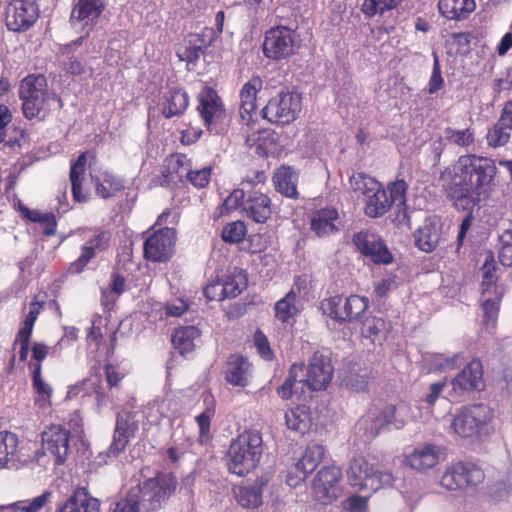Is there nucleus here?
Listing matches in <instances>:
<instances>
[{
	"mask_svg": "<svg viewBox=\"0 0 512 512\" xmlns=\"http://www.w3.org/2000/svg\"><path fill=\"white\" fill-rule=\"evenodd\" d=\"M263 453V439L259 431L248 430L232 440L227 452L229 472L244 476L254 470Z\"/></svg>",
	"mask_w": 512,
	"mask_h": 512,
	"instance_id": "obj_2",
	"label": "nucleus"
},
{
	"mask_svg": "<svg viewBox=\"0 0 512 512\" xmlns=\"http://www.w3.org/2000/svg\"><path fill=\"white\" fill-rule=\"evenodd\" d=\"M124 189L123 182L116 176L106 173L103 181L96 183V193L103 199L113 197L116 193Z\"/></svg>",
	"mask_w": 512,
	"mask_h": 512,
	"instance_id": "obj_44",
	"label": "nucleus"
},
{
	"mask_svg": "<svg viewBox=\"0 0 512 512\" xmlns=\"http://www.w3.org/2000/svg\"><path fill=\"white\" fill-rule=\"evenodd\" d=\"M138 430V423L134 420V416L130 412L118 414L113 441L110 444L105 456L117 457L127 446L130 438L134 437ZM104 457L100 453L99 458Z\"/></svg>",
	"mask_w": 512,
	"mask_h": 512,
	"instance_id": "obj_15",
	"label": "nucleus"
},
{
	"mask_svg": "<svg viewBox=\"0 0 512 512\" xmlns=\"http://www.w3.org/2000/svg\"><path fill=\"white\" fill-rule=\"evenodd\" d=\"M500 241L502 247L499 252V261L503 266L512 267V221L509 228L505 229L500 236Z\"/></svg>",
	"mask_w": 512,
	"mask_h": 512,
	"instance_id": "obj_54",
	"label": "nucleus"
},
{
	"mask_svg": "<svg viewBox=\"0 0 512 512\" xmlns=\"http://www.w3.org/2000/svg\"><path fill=\"white\" fill-rule=\"evenodd\" d=\"M438 462L437 447L427 444L416 448L414 452L406 458V464L414 470L425 471L432 468Z\"/></svg>",
	"mask_w": 512,
	"mask_h": 512,
	"instance_id": "obj_26",
	"label": "nucleus"
},
{
	"mask_svg": "<svg viewBox=\"0 0 512 512\" xmlns=\"http://www.w3.org/2000/svg\"><path fill=\"white\" fill-rule=\"evenodd\" d=\"M51 101L57 104L58 109L62 108V99L55 93H50L49 95L40 96L37 98L34 97L33 99L22 101V110L24 116L27 119L39 117L44 105L49 104Z\"/></svg>",
	"mask_w": 512,
	"mask_h": 512,
	"instance_id": "obj_34",
	"label": "nucleus"
},
{
	"mask_svg": "<svg viewBox=\"0 0 512 512\" xmlns=\"http://www.w3.org/2000/svg\"><path fill=\"white\" fill-rule=\"evenodd\" d=\"M113 512H142L139 508V505L135 501L133 497H131V493L128 491L126 496L119 501L116 502Z\"/></svg>",
	"mask_w": 512,
	"mask_h": 512,
	"instance_id": "obj_64",
	"label": "nucleus"
},
{
	"mask_svg": "<svg viewBox=\"0 0 512 512\" xmlns=\"http://www.w3.org/2000/svg\"><path fill=\"white\" fill-rule=\"evenodd\" d=\"M444 80L441 75V67L439 58L436 52H433V70L432 75L429 80V89L428 92L430 94L436 93L438 90H440L443 87Z\"/></svg>",
	"mask_w": 512,
	"mask_h": 512,
	"instance_id": "obj_58",
	"label": "nucleus"
},
{
	"mask_svg": "<svg viewBox=\"0 0 512 512\" xmlns=\"http://www.w3.org/2000/svg\"><path fill=\"white\" fill-rule=\"evenodd\" d=\"M451 384L453 390L460 394L483 390L485 383L481 361L473 359L456 375Z\"/></svg>",
	"mask_w": 512,
	"mask_h": 512,
	"instance_id": "obj_16",
	"label": "nucleus"
},
{
	"mask_svg": "<svg viewBox=\"0 0 512 512\" xmlns=\"http://www.w3.org/2000/svg\"><path fill=\"white\" fill-rule=\"evenodd\" d=\"M324 449L321 445H312L306 448L303 456L297 462L300 468L308 474L312 473L322 461Z\"/></svg>",
	"mask_w": 512,
	"mask_h": 512,
	"instance_id": "obj_43",
	"label": "nucleus"
},
{
	"mask_svg": "<svg viewBox=\"0 0 512 512\" xmlns=\"http://www.w3.org/2000/svg\"><path fill=\"white\" fill-rule=\"evenodd\" d=\"M348 482L358 490H369L376 492L379 489L393 487L396 481L395 476L389 471H382L365 458H353L347 469Z\"/></svg>",
	"mask_w": 512,
	"mask_h": 512,
	"instance_id": "obj_4",
	"label": "nucleus"
},
{
	"mask_svg": "<svg viewBox=\"0 0 512 512\" xmlns=\"http://www.w3.org/2000/svg\"><path fill=\"white\" fill-rule=\"evenodd\" d=\"M415 245L423 252H432L440 239V231L437 223L426 219L421 227L414 233Z\"/></svg>",
	"mask_w": 512,
	"mask_h": 512,
	"instance_id": "obj_25",
	"label": "nucleus"
},
{
	"mask_svg": "<svg viewBox=\"0 0 512 512\" xmlns=\"http://www.w3.org/2000/svg\"><path fill=\"white\" fill-rule=\"evenodd\" d=\"M269 478L267 476L258 477L253 484L239 487L235 492L238 503L247 509H255L262 505L263 489L267 486Z\"/></svg>",
	"mask_w": 512,
	"mask_h": 512,
	"instance_id": "obj_21",
	"label": "nucleus"
},
{
	"mask_svg": "<svg viewBox=\"0 0 512 512\" xmlns=\"http://www.w3.org/2000/svg\"><path fill=\"white\" fill-rule=\"evenodd\" d=\"M203 294L209 301H222L227 298L220 280L207 284L203 289Z\"/></svg>",
	"mask_w": 512,
	"mask_h": 512,
	"instance_id": "obj_61",
	"label": "nucleus"
},
{
	"mask_svg": "<svg viewBox=\"0 0 512 512\" xmlns=\"http://www.w3.org/2000/svg\"><path fill=\"white\" fill-rule=\"evenodd\" d=\"M492 418V412L488 406L479 403L463 407L453 418L452 428L461 437H473Z\"/></svg>",
	"mask_w": 512,
	"mask_h": 512,
	"instance_id": "obj_6",
	"label": "nucleus"
},
{
	"mask_svg": "<svg viewBox=\"0 0 512 512\" xmlns=\"http://www.w3.org/2000/svg\"><path fill=\"white\" fill-rule=\"evenodd\" d=\"M444 137L451 144H455L460 147H468L474 142V132L469 128L455 130L451 127H447L444 130Z\"/></svg>",
	"mask_w": 512,
	"mask_h": 512,
	"instance_id": "obj_51",
	"label": "nucleus"
},
{
	"mask_svg": "<svg viewBox=\"0 0 512 512\" xmlns=\"http://www.w3.org/2000/svg\"><path fill=\"white\" fill-rule=\"evenodd\" d=\"M262 87L259 77H252L240 91V114L244 119L245 114L250 115L256 109V96Z\"/></svg>",
	"mask_w": 512,
	"mask_h": 512,
	"instance_id": "obj_31",
	"label": "nucleus"
},
{
	"mask_svg": "<svg viewBox=\"0 0 512 512\" xmlns=\"http://www.w3.org/2000/svg\"><path fill=\"white\" fill-rule=\"evenodd\" d=\"M103 0H78L71 12L72 23L84 22L85 25L93 24L104 11Z\"/></svg>",
	"mask_w": 512,
	"mask_h": 512,
	"instance_id": "obj_23",
	"label": "nucleus"
},
{
	"mask_svg": "<svg viewBox=\"0 0 512 512\" xmlns=\"http://www.w3.org/2000/svg\"><path fill=\"white\" fill-rule=\"evenodd\" d=\"M254 344L262 358L272 360L273 352L270 348L269 341L264 333L259 329L254 334Z\"/></svg>",
	"mask_w": 512,
	"mask_h": 512,
	"instance_id": "obj_62",
	"label": "nucleus"
},
{
	"mask_svg": "<svg viewBox=\"0 0 512 512\" xmlns=\"http://www.w3.org/2000/svg\"><path fill=\"white\" fill-rule=\"evenodd\" d=\"M390 324L382 317L373 316L362 320V334L374 342L380 339L389 330Z\"/></svg>",
	"mask_w": 512,
	"mask_h": 512,
	"instance_id": "obj_40",
	"label": "nucleus"
},
{
	"mask_svg": "<svg viewBox=\"0 0 512 512\" xmlns=\"http://www.w3.org/2000/svg\"><path fill=\"white\" fill-rule=\"evenodd\" d=\"M70 432L60 425H51L45 429L42 436V448L56 457V464L66 461L69 451Z\"/></svg>",
	"mask_w": 512,
	"mask_h": 512,
	"instance_id": "obj_17",
	"label": "nucleus"
},
{
	"mask_svg": "<svg viewBox=\"0 0 512 512\" xmlns=\"http://www.w3.org/2000/svg\"><path fill=\"white\" fill-rule=\"evenodd\" d=\"M346 309L348 310V323L362 322L365 312L369 307V299L365 296L350 295L346 298Z\"/></svg>",
	"mask_w": 512,
	"mask_h": 512,
	"instance_id": "obj_39",
	"label": "nucleus"
},
{
	"mask_svg": "<svg viewBox=\"0 0 512 512\" xmlns=\"http://www.w3.org/2000/svg\"><path fill=\"white\" fill-rule=\"evenodd\" d=\"M176 242L174 228H161L150 235L144 242V258L151 262H166L173 253Z\"/></svg>",
	"mask_w": 512,
	"mask_h": 512,
	"instance_id": "obj_10",
	"label": "nucleus"
},
{
	"mask_svg": "<svg viewBox=\"0 0 512 512\" xmlns=\"http://www.w3.org/2000/svg\"><path fill=\"white\" fill-rule=\"evenodd\" d=\"M310 420L308 407L305 405L297 406L285 413L286 425L289 429L304 433L308 428Z\"/></svg>",
	"mask_w": 512,
	"mask_h": 512,
	"instance_id": "obj_38",
	"label": "nucleus"
},
{
	"mask_svg": "<svg viewBox=\"0 0 512 512\" xmlns=\"http://www.w3.org/2000/svg\"><path fill=\"white\" fill-rule=\"evenodd\" d=\"M308 473L304 469L300 468V465L296 462L291 467L286 475V483L292 488L298 487L307 478Z\"/></svg>",
	"mask_w": 512,
	"mask_h": 512,
	"instance_id": "obj_63",
	"label": "nucleus"
},
{
	"mask_svg": "<svg viewBox=\"0 0 512 512\" xmlns=\"http://www.w3.org/2000/svg\"><path fill=\"white\" fill-rule=\"evenodd\" d=\"M497 167L488 157L467 154L439 177L445 197L458 211H471L489 197L496 186Z\"/></svg>",
	"mask_w": 512,
	"mask_h": 512,
	"instance_id": "obj_1",
	"label": "nucleus"
},
{
	"mask_svg": "<svg viewBox=\"0 0 512 512\" xmlns=\"http://www.w3.org/2000/svg\"><path fill=\"white\" fill-rule=\"evenodd\" d=\"M346 307V298H343L342 295L326 298L320 303V309L323 314L340 325L348 323L349 321Z\"/></svg>",
	"mask_w": 512,
	"mask_h": 512,
	"instance_id": "obj_28",
	"label": "nucleus"
},
{
	"mask_svg": "<svg viewBox=\"0 0 512 512\" xmlns=\"http://www.w3.org/2000/svg\"><path fill=\"white\" fill-rule=\"evenodd\" d=\"M18 446V437L9 431L0 432V469L9 468Z\"/></svg>",
	"mask_w": 512,
	"mask_h": 512,
	"instance_id": "obj_36",
	"label": "nucleus"
},
{
	"mask_svg": "<svg viewBox=\"0 0 512 512\" xmlns=\"http://www.w3.org/2000/svg\"><path fill=\"white\" fill-rule=\"evenodd\" d=\"M46 85L47 81L44 75H28L20 83L19 98L22 101H26L34 97L49 95V93L45 92Z\"/></svg>",
	"mask_w": 512,
	"mask_h": 512,
	"instance_id": "obj_29",
	"label": "nucleus"
},
{
	"mask_svg": "<svg viewBox=\"0 0 512 512\" xmlns=\"http://www.w3.org/2000/svg\"><path fill=\"white\" fill-rule=\"evenodd\" d=\"M304 363L293 364L289 371L288 376L282 385L277 387L276 393L283 400H289L294 395L303 393L304 383Z\"/></svg>",
	"mask_w": 512,
	"mask_h": 512,
	"instance_id": "obj_22",
	"label": "nucleus"
},
{
	"mask_svg": "<svg viewBox=\"0 0 512 512\" xmlns=\"http://www.w3.org/2000/svg\"><path fill=\"white\" fill-rule=\"evenodd\" d=\"M352 242L358 251L374 264L388 265L394 260L385 241L376 233L361 230L353 235Z\"/></svg>",
	"mask_w": 512,
	"mask_h": 512,
	"instance_id": "obj_8",
	"label": "nucleus"
},
{
	"mask_svg": "<svg viewBox=\"0 0 512 512\" xmlns=\"http://www.w3.org/2000/svg\"><path fill=\"white\" fill-rule=\"evenodd\" d=\"M296 295L290 291L283 299L279 300L275 305V315L283 323H286L296 312L293 305Z\"/></svg>",
	"mask_w": 512,
	"mask_h": 512,
	"instance_id": "obj_52",
	"label": "nucleus"
},
{
	"mask_svg": "<svg viewBox=\"0 0 512 512\" xmlns=\"http://www.w3.org/2000/svg\"><path fill=\"white\" fill-rule=\"evenodd\" d=\"M85 172V168L77 166L75 163L71 165L70 169V181L72 186V195L75 201L85 202L87 197L82 193V175Z\"/></svg>",
	"mask_w": 512,
	"mask_h": 512,
	"instance_id": "obj_53",
	"label": "nucleus"
},
{
	"mask_svg": "<svg viewBox=\"0 0 512 512\" xmlns=\"http://www.w3.org/2000/svg\"><path fill=\"white\" fill-rule=\"evenodd\" d=\"M510 138V132L495 124L487 133L488 144L493 147L505 145Z\"/></svg>",
	"mask_w": 512,
	"mask_h": 512,
	"instance_id": "obj_59",
	"label": "nucleus"
},
{
	"mask_svg": "<svg viewBox=\"0 0 512 512\" xmlns=\"http://www.w3.org/2000/svg\"><path fill=\"white\" fill-rule=\"evenodd\" d=\"M333 372L334 368L330 358L316 351L309 360L303 381L312 391L324 390L331 382Z\"/></svg>",
	"mask_w": 512,
	"mask_h": 512,
	"instance_id": "obj_13",
	"label": "nucleus"
},
{
	"mask_svg": "<svg viewBox=\"0 0 512 512\" xmlns=\"http://www.w3.org/2000/svg\"><path fill=\"white\" fill-rule=\"evenodd\" d=\"M357 425L360 430L365 431L368 439H373L386 426L393 425L395 429H401L404 426V421L397 418L396 407L388 405L380 412L370 411L360 419Z\"/></svg>",
	"mask_w": 512,
	"mask_h": 512,
	"instance_id": "obj_14",
	"label": "nucleus"
},
{
	"mask_svg": "<svg viewBox=\"0 0 512 512\" xmlns=\"http://www.w3.org/2000/svg\"><path fill=\"white\" fill-rule=\"evenodd\" d=\"M192 37L195 38V40L190 39L189 44L179 48L177 54L182 61L196 63L200 56L205 53L206 46L196 44L198 41L204 42V40L200 38V35H193Z\"/></svg>",
	"mask_w": 512,
	"mask_h": 512,
	"instance_id": "obj_45",
	"label": "nucleus"
},
{
	"mask_svg": "<svg viewBox=\"0 0 512 512\" xmlns=\"http://www.w3.org/2000/svg\"><path fill=\"white\" fill-rule=\"evenodd\" d=\"M39 11L34 0H12L6 7L5 24L13 32L27 31L38 19Z\"/></svg>",
	"mask_w": 512,
	"mask_h": 512,
	"instance_id": "obj_9",
	"label": "nucleus"
},
{
	"mask_svg": "<svg viewBox=\"0 0 512 512\" xmlns=\"http://www.w3.org/2000/svg\"><path fill=\"white\" fill-rule=\"evenodd\" d=\"M342 471L335 465L323 466L315 475L312 489L316 499L323 505L331 504L342 494L340 481Z\"/></svg>",
	"mask_w": 512,
	"mask_h": 512,
	"instance_id": "obj_7",
	"label": "nucleus"
},
{
	"mask_svg": "<svg viewBox=\"0 0 512 512\" xmlns=\"http://www.w3.org/2000/svg\"><path fill=\"white\" fill-rule=\"evenodd\" d=\"M189 103L188 95L181 90H173L170 97L167 98L166 103L162 109V114L165 118L169 119L174 116H180L187 109Z\"/></svg>",
	"mask_w": 512,
	"mask_h": 512,
	"instance_id": "obj_35",
	"label": "nucleus"
},
{
	"mask_svg": "<svg viewBox=\"0 0 512 512\" xmlns=\"http://www.w3.org/2000/svg\"><path fill=\"white\" fill-rule=\"evenodd\" d=\"M212 167H204L196 171H187L185 177L197 188H204L210 181Z\"/></svg>",
	"mask_w": 512,
	"mask_h": 512,
	"instance_id": "obj_57",
	"label": "nucleus"
},
{
	"mask_svg": "<svg viewBox=\"0 0 512 512\" xmlns=\"http://www.w3.org/2000/svg\"><path fill=\"white\" fill-rule=\"evenodd\" d=\"M460 466L459 477L462 478L460 485L463 488L468 486H476L484 480V473L480 468L471 463H456Z\"/></svg>",
	"mask_w": 512,
	"mask_h": 512,
	"instance_id": "obj_42",
	"label": "nucleus"
},
{
	"mask_svg": "<svg viewBox=\"0 0 512 512\" xmlns=\"http://www.w3.org/2000/svg\"><path fill=\"white\" fill-rule=\"evenodd\" d=\"M100 501L84 487H78L56 512H99Z\"/></svg>",
	"mask_w": 512,
	"mask_h": 512,
	"instance_id": "obj_18",
	"label": "nucleus"
},
{
	"mask_svg": "<svg viewBox=\"0 0 512 512\" xmlns=\"http://www.w3.org/2000/svg\"><path fill=\"white\" fill-rule=\"evenodd\" d=\"M177 480L171 473H162L129 489L142 512H153L161 508L176 490Z\"/></svg>",
	"mask_w": 512,
	"mask_h": 512,
	"instance_id": "obj_3",
	"label": "nucleus"
},
{
	"mask_svg": "<svg viewBox=\"0 0 512 512\" xmlns=\"http://www.w3.org/2000/svg\"><path fill=\"white\" fill-rule=\"evenodd\" d=\"M110 240L111 233L109 231L100 232L90 240L89 245H86L82 248L81 255L76 261L70 264L68 271L74 274L81 273L89 261L95 257V251L106 250L109 246Z\"/></svg>",
	"mask_w": 512,
	"mask_h": 512,
	"instance_id": "obj_20",
	"label": "nucleus"
},
{
	"mask_svg": "<svg viewBox=\"0 0 512 512\" xmlns=\"http://www.w3.org/2000/svg\"><path fill=\"white\" fill-rule=\"evenodd\" d=\"M250 367L248 359L241 354H231L226 362L225 380L234 385H247V373Z\"/></svg>",
	"mask_w": 512,
	"mask_h": 512,
	"instance_id": "obj_24",
	"label": "nucleus"
},
{
	"mask_svg": "<svg viewBox=\"0 0 512 512\" xmlns=\"http://www.w3.org/2000/svg\"><path fill=\"white\" fill-rule=\"evenodd\" d=\"M438 9L449 20L466 19L475 9L474 0H439Z\"/></svg>",
	"mask_w": 512,
	"mask_h": 512,
	"instance_id": "obj_27",
	"label": "nucleus"
},
{
	"mask_svg": "<svg viewBox=\"0 0 512 512\" xmlns=\"http://www.w3.org/2000/svg\"><path fill=\"white\" fill-rule=\"evenodd\" d=\"M371 371L368 367H361L357 364L349 368L344 382L347 387L357 392H362L366 389L370 379Z\"/></svg>",
	"mask_w": 512,
	"mask_h": 512,
	"instance_id": "obj_37",
	"label": "nucleus"
},
{
	"mask_svg": "<svg viewBox=\"0 0 512 512\" xmlns=\"http://www.w3.org/2000/svg\"><path fill=\"white\" fill-rule=\"evenodd\" d=\"M277 192L289 198H297L296 176L290 167H281L273 176Z\"/></svg>",
	"mask_w": 512,
	"mask_h": 512,
	"instance_id": "obj_32",
	"label": "nucleus"
},
{
	"mask_svg": "<svg viewBox=\"0 0 512 512\" xmlns=\"http://www.w3.org/2000/svg\"><path fill=\"white\" fill-rule=\"evenodd\" d=\"M459 469L460 466H457L456 464L449 467L442 475L440 485L450 491L462 489L460 485L462 478L459 477Z\"/></svg>",
	"mask_w": 512,
	"mask_h": 512,
	"instance_id": "obj_55",
	"label": "nucleus"
},
{
	"mask_svg": "<svg viewBox=\"0 0 512 512\" xmlns=\"http://www.w3.org/2000/svg\"><path fill=\"white\" fill-rule=\"evenodd\" d=\"M402 0H364L361 11L369 18L396 8Z\"/></svg>",
	"mask_w": 512,
	"mask_h": 512,
	"instance_id": "obj_47",
	"label": "nucleus"
},
{
	"mask_svg": "<svg viewBox=\"0 0 512 512\" xmlns=\"http://www.w3.org/2000/svg\"><path fill=\"white\" fill-rule=\"evenodd\" d=\"M393 204V199L388 198V193L381 186L369 195L364 212L368 217L378 218L383 216Z\"/></svg>",
	"mask_w": 512,
	"mask_h": 512,
	"instance_id": "obj_30",
	"label": "nucleus"
},
{
	"mask_svg": "<svg viewBox=\"0 0 512 512\" xmlns=\"http://www.w3.org/2000/svg\"><path fill=\"white\" fill-rule=\"evenodd\" d=\"M483 279H482V294L485 295L494 286L496 281V267L492 262L486 261L482 266Z\"/></svg>",
	"mask_w": 512,
	"mask_h": 512,
	"instance_id": "obj_60",
	"label": "nucleus"
},
{
	"mask_svg": "<svg viewBox=\"0 0 512 512\" xmlns=\"http://www.w3.org/2000/svg\"><path fill=\"white\" fill-rule=\"evenodd\" d=\"M325 212H320L317 218H313L311 221V229L318 235H325L329 232L334 231L335 226L333 221L337 219L338 213L335 209L329 211V217H326Z\"/></svg>",
	"mask_w": 512,
	"mask_h": 512,
	"instance_id": "obj_50",
	"label": "nucleus"
},
{
	"mask_svg": "<svg viewBox=\"0 0 512 512\" xmlns=\"http://www.w3.org/2000/svg\"><path fill=\"white\" fill-rule=\"evenodd\" d=\"M187 171L183 169L182 162L177 160L170 161L159 178L162 186H176L182 182Z\"/></svg>",
	"mask_w": 512,
	"mask_h": 512,
	"instance_id": "obj_41",
	"label": "nucleus"
},
{
	"mask_svg": "<svg viewBox=\"0 0 512 512\" xmlns=\"http://www.w3.org/2000/svg\"><path fill=\"white\" fill-rule=\"evenodd\" d=\"M198 111L209 131L219 133L218 125L227 117L226 110L216 90L205 86L199 93Z\"/></svg>",
	"mask_w": 512,
	"mask_h": 512,
	"instance_id": "obj_11",
	"label": "nucleus"
},
{
	"mask_svg": "<svg viewBox=\"0 0 512 512\" xmlns=\"http://www.w3.org/2000/svg\"><path fill=\"white\" fill-rule=\"evenodd\" d=\"M200 332L194 326L180 327L172 334L171 341L181 355H186L194 349V340L199 337Z\"/></svg>",
	"mask_w": 512,
	"mask_h": 512,
	"instance_id": "obj_33",
	"label": "nucleus"
},
{
	"mask_svg": "<svg viewBox=\"0 0 512 512\" xmlns=\"http://www.w3.org/2000/svg\"><path fill=\"white\" fill-rule=\"evenodd\" d=\"M301 96L297 92L283 89L273 96L261 110L262 117L271 123L289 124L301 111Z\"/></svg>",
	"mask_w": 512,
	"mask_h": 512,
	"instance_id": "obj_5",
	"label": "nucleus"
},
{
	"mask_svg": "<svg viewBox=\"0 0 512 512\" xmlns=\"http://www.w3.org/2000/svg\"><path fill=\"white\" fill-rule=\"evenodd\" d=\"M246 233L245 223L243 221H235L224 226L221 237L226 243L236 244L245 238Z\"/></svg>",
	"mask_w": 512,
	"mask_h": 512,
	"instance_id": "obj_49",
	"label": "nucleus"
},
{
	"mask_svg": "<svg viewBox=\"0 0 512 512\" xmlns=\"http://www.w3.org/2000/svg\"><path fill=\"white\" fill-rule=\"evenodd\" d=\"M243 212L256 223H265L271 216V200L260 191H250Z\"/></svg>",
	"mask_w": 512,
	"mask_h": 512,
	"instance_id": "obj_19",
	"label": "nucleus"
},
{
	"mask_svg": "<svg viewBox=\"0 0 512 512\" xmlns=\"http://www.w3.org/2000/svg\"><path fill=\"white\" fill-rule=\"evenodd\" d=\"M407 188L408 185L404 180H397L393 183H390L388 185V198L393 199V203H396L398 207L404 206L406 202L405 194Z\"/></svg>",
	"mask_w": 512,
	"mask_h": 512,
	"instance_id": "obj_56",
	"label": "nucleus"
},
{
	"mask_svg": "<svg viewBox=\"0 0 512 512\" xmlns=\"http://www.w3.org/2000/svg\"><path fill=\"white\" fill-rule=\"evenodd\" d=\"M224 287V292L227 298H235L247 286V278L242 272H237L231 276H227L225 280H221Z\"/></svg>",
	"mask_w": 512,
	"mask_h": 512,
	"instance_id": "obj_48",
	"label": "nucleus"
},
{
	"mask_svg": "<svg viewBox=\"0 0 512 512\" xmlns=\"http://www.w3.org/2000/svg\"><path fill=\"white\" fill-rule=\"evenodd\" d=\"M294 31L286 26L271 28L265 33L263 52L267 58L281 60L293 54Z\"/></svg>",
	"mask_w": 512,
	"mask_h": 512,
	"instance_id": "obj_12",
	"label": "nucleus"
},
{
	"mask_svg": "<svg viewBox=\"0 0 512 512\" xmlns=\"http://www.w3.org/2000/svg\"><path fill=\"white\" fill-rule=\"evenodd\" d=\"M350 184L355 192H359L368 197L381 186L374 178L363 173L352 175L350 177Z\"/></svg>",
	"mask_w": 512,
	"mask_h": 512,
	"instance_id": "obj_46",
	"label": "nucleus"
}]
</instances>
